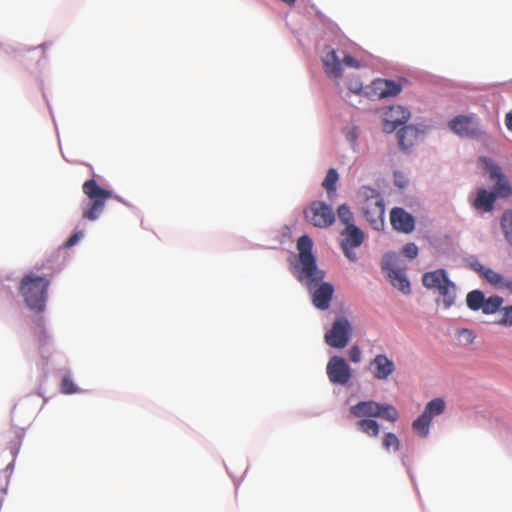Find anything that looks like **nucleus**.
Masks as SVG:
<instances>
[{
	"instance_id": "obj_1",
	"label": "nucleus",
	"mask_w": 512,
	"mask_h": 512,
	"mask_svg": "<svg viewBox=\"0 0 512 512\" xmlns=\"http://www.w3.org/2000/svg\"><path fill=\"white\" fill-rule=\"evenodd\" d=\"M312 248L313 242L309 236L303 235L297 240L299 265L295 267L296 276L307 286L309 291H312V301L315 307L326 310L329 308L334 288L327 282L318 285L324 279L325 274L318 269Z\"/></svg>"
},
{
	"instance_id": "obj_2",
	"label": "nucleus",
	"mask_w": 512,
	"mask_h": 512,
	"mask_svg": "<svg viewBox=\"0 0 512 512\" xmlns=\"http://www.w3.org/2000/svg\"><path fill=\"white\" fill-rule=\"evenodd\" d=\"M49 286L48 277L30 272L22 278L19 291L31 310L42 312L46 306Z\"/></svg>"
},
{
	"instance_id": "obj_3",
	"label": "nucleus",
	"mask_w": 512,
	"mask_h": 512,
	"mask_svg": "<svg viewBox=\"0 0 512 512\" xmlns=\"http://www.w3.org/2000/svg\"><path fill=\"white\" fill-rule=\"evenodd\" d=\"M357 197L366 220L375 230H382L385 224V205L380 193L371 187L363 186L359 189Z\"/></svg>"
},
{
	"instance_id": "obj_4",
	"label": "nucleus",
	"mask_w": 512,
	"mask_h": 512,
	"mask_svg": "<svg viewBox=\"0 0 512 512\" xmlns=\"http://www.w3.org/2000/svg\"><path fill=\"white\" fill-rule=\"evenodd\" d=\"M82 190L89 199V203L82 207V218L95 221L103 212L106 201L113 197V193L100 187L95 179L86 180L82 185Z\"/></svg>"
},
{
	"instance_id": "obj_5",
	"label": "nucleus",
	"mask_w": 512,
	"mask_h": 512,
	"mask_svg": "<svg viewBox=\"0 0 512 512\" xmlns=\"http://www.w3.org/2000/svg\"><path fill=\"white\" fill-rule=\"evenodd\" d=\"M343 58L340 59L338 52L331 46H325L322 56L324 72L330 78L339 80L343 76V66L359 69L362 64L359 60L350 54L342 52Z\"/></svg>"
},
{
	"instance_id": "obj_6",
	"label": "nucleus",
	"mask_w": 512,
	"mask_h": 512,
	"mask_svg": "<svg viewBox=\"0 0 512 512\" xmlns=\"http://www.w3.org/2000/svg\"><path fill=\"white\" fill-rule=\"evenodd\" d=\"M422 283L427 289L437 290L443 298L446 308L451 307L456 298V287L447 276L444 269L426 272L422 277Z\"/></svg>"
},
{
	"instance_id": "obj_7",
	"label": "nucleus",
	"mask_w": 512,
	"mask_h": 512,
	"mask_svg": "<svg viewBox=\"0 0 512 512\" xmlns=\"http://www.w3.org/2000/svg\"><path fill=\"white\" fill-rule=\"evenodd\" d=\"M480 166L489 173L490 179L495 181L493 193L497 194V198H506L512 195V187L502 173L500 166L495 164L490 158L481 156L478 159Z\"/></svg>"
},
{
	"instance_id": "obj_8",
	"label": "nucleus",
	"mask_w": 512,
	"mask_h": 512,
	"mask_svg": "<svg viewBox=\"0 0 512 512\" xmlns=\"http://www.w3.org/2000/svg\"><path fill=\"white\" fill-rule=\"evenodd\" d=\"M352 334V326L347 318H337L330 330L325 333L324 340L332 348L342 349L347 346Z\"/></svg>"
},
{
	"instance_id": "obj_9",
	"label": "nucleus",
	"mask_w": 512,
	"mask_h": 512,
	"mask_svg": "<svg viewBox=\"0 0 512 512\" xmlns=\"http://www.w3.org/2000/svg\"><path fill=\"white\" fill-rule=\"evenodd\" d=\"M305 219L315 227L326 228L335 221L331 206L321 201H314L304 210Z\"/></svg>"
},
{
	"instance_id": "obj_10",
	"label": "nucleus",
	"mask_w": 512,
	"mask_h": 512,
	"mask_svg": "<svg viewBox=\"0 0 512 512\" xmlns=\"http://www.w3.org/2000/svg\"><path fill=\"white\" fill-rule=\"evenodd\" d=\"M327 376L331 383L346 385L351 379V369L347 362L339 356H332L326 367Z\"/></svg>"
},
{
	"instance_id": "obj_11",
	"label": "nucleus",
	"mask_w": 512,
	"mask_h": 512,
	"mask_svg": "<svg viewBox=\"0 0 512 512\" xmlns=\"http://www.w3.org/2000/svg\"><path fill=\"white\" fill-rule=\"evenodd\" d=\"M342 236H344L341 242L342 251L351 262H355L357 255L352 249L359 247L363 243L364 233L354 224L345 227L342 231Z\"/></svg>"
},
{
	"instance_id": "obj_12",
	"label": "nucleus",
	"mask_w": 512,
	"mask_h": 512,
	"mask_svg": "<svg viewBox=\"0 0 512 512\" xmlns=\"http://www.w3.org/2000/svg\"><path fill=\"white\" fill-rule=\"evenodd\" d=\"M410 117V112L400 106H391L384 113L383 130L386 133H392L398 126L405 124Z\"/></svg>"
},
{
	"instance_id": "obj_13",
	"label": "nucleus",
	"mask_w": 512,
	"mask_h": 512,
	"mask_svg": "<svg viewBox=\"0 0 512 512\" xmlns=\"http://www.w3.org/2000/svg\"><path fill=\"white\" fill-rule=\"evenodd\" d=\"M449 127L460 136L476 137L480 133L478 123L472 116H456L449 122Z\"/></svg>"
},
{
	"instance_id": "obj_14",
	"label": "nucleus",
	"mask_w": 512,
	"mask_h": 512,
	"mask_svg": "<svg viewBox=\"0 0 512 512\" xmlns=\"http://www.w3.org/2000/svg\"><path fill=\"white\" fill-rule=\"evenodd\" d=\"M390 223L394 230L405 234L411 233L415 228L414 217L400 207L391 210Z\"/></svg>"
},
{
	"instance_id": "obj_15",
	"label": "nucleus",
	"mask_w": 512,
	"mask_h": 512,
	"mask_svg": "<svg viewBox=\"0 0 512 512\" xmlns=\"http://www.w3.org/2000/svg\"><path fill=\"white\" fill-rule=\"evenodd\" d=\"M401 90V85L393 80L376 79L371 84L372 95L379 99L396 96Z\"/></svg>"
},
{
	"instance_id": "obj_16",
	"label": "nucleus",
	"mask_w": 512,
	"mask_h": 512,
	"mask_svg": "<svg viewBox=\"0 0 512 512\" xmlns=\"http://www.w3.org/2000/svg\"><path fill=\"white\" fill-rule=\"evenodd\" d=\"M370 366L373 368V376L377 380H387L395 371L394 362L384 354L376 355Z\"/></svg>"
},
{
	"instance_id": "obj_17",
	"label": "nucleus",
	"mask_w": 512,
	"mask_h": 512,
	"mask_svg": "<svg viewBox=\"0 0 512 512\" xmlns=\"http://www.w3.org/2000/svg\"><path fill=\"white\" fill-rule=\"evenodd\" d=\"M381 403L375 401H360L350 407V413L356 418L378 417Z\"/></svg>"
},
{
	"instance_id": "obj_18",
	"label": "nucleus",
	"mask_w": 512,
	"mask_h": 512,
	"mask_svg": "<svg viewBox=\"0 0 512 512\" xmlns=\"http://www.w3.org/2000/svg\"><path fill=\"white\" fill-rule=\"evenodd\" d=\"M397 136L400 148L407 151L417 143L419 131L413 126H405L398 131Z\"/></svg>"
},
{
	"instance_id": "obj_19",
	"label": "nucleus",
	"mask_w": 512,
	"mask_h": 512,
	"mask_svg": "<svg viewBox=\"0 0 512 512\" xmlns=\"http://www.w3.org/2000/svg\"><path fill=\"white\" fill-rule=\"evenodd\" d=\"M497 199V194L486 189H479L477 196L473 201V207L484 212H490L493 209L494 203Z\"/></svg>"
},
{
	"instance_id": "obj_20",
	"label": "nucleus",
	"mask_w": 512,
	"mask_h": 512,
	"mask_svg": "<svg viewBox=\"0 0 512 512\" xmlns=\"http://www.w3.org/2000/svg\"><path fill=\"white\" fill-rule=\"evenodd\" d=\"M388 275L394 287L404 294L410 293V283L402 271L392 269Z\"/></svg>"
},
{
	"instance_id": "obj_21",
	"label": "nucleus",
	"mask_w": 512,
	"mask_h": 512,
	"mask_svg": "<svg viewBox=\"0 0 512 512\" xmlns=\"http://www.w3.org/2000/svg\"><path fill=\"white\" fill-rule=\"evenodd\" d=\"M489 284H491L493 287L497 289H505L507 280L504 278L503 275L500 273L494 271L491 268H487L484 271V274L482 276Z\"/></svg>"
},
{
	"instance_id": "obj_22",
	"label": "nucleus",
	"mask_w": 512,
	"mask_h": 512,
	"mask_svg": "<svg viewBox=\"0 0 512 512\" xmlns=\"http://www.w3.org/2000/svg\"><path fill=\"white\" fill-rule=\"evenodd\" d=\"M503 302V298L497 295L485 298L481 311L486 315L495 314L500 311Z\"/></svg>"
},
{
	"instance_id": "obj_23",
	"label": "nucleus",
	"mask_w": 512,
	"mask_h": 512,
	"mask_svg": "<svg viewBox=\"0 0 512 512\" xmlns=\"http://www.w3.org/2000/svg\"><path fill=\"white\" fill-rule=\"evenodd\" d=\"M357 427L369 437H377L379 435L380 427L374 419H361L357 422Z\"/></svg>"
},
{
	"instance_id": "obj_24",
	"label": "nucleus",
	"mask_w": 512,
	"mask_h": 512,
	"mask_svg": "<svg viewBox=\"0 0 512 512\" xmlns=\"http://www.w3.org/2000/svg\"><path fill=\"white\" fill-rule=\"evenodd\" d=\"M485 296L480 290H472L466 296V304L473 311L481 310Z\"/></svg>"
},
{
	"instance_id": "obj_25",
	"label": "nucleus",
	"mask_w": 512,
	"mask_h": 512,
	"mask_svg": "<svg viewBox=\"0 0 512 512\" xmlns=\"http://www.w3.org/2000/svg\"><path fill=\"white\" fill-rule=\"evenodd\" d=\"M431 421V417L422 412V414L413 421L412 427L417 433H419L420 436L426 437L429 433V426Z\"/></svg>"
},
{
	"instance_id": "obj_26",
	"label": "nucleus",
	"mask_w": 512,
	"mask_h": 512,
	"mask_svg": "<svg viewBox=\"0 0 512 512\" xmlns=\"http://www.w3.org/2000/svg\"><path fill=\"white\" fill-rule=\"evenodd\" d=\"M445 410V402L441 398H435L427 403L424 409V413L429 415L431 419L434 416L442 414Z\"/></svg>"
},
{
	"instance_id": "obj_27",
	"label": "nucleus",
	"mask_w": 512,
	"mask_h": 512,
	"mask_svg": "<svg viewBox=\"0 0 512 512\" xmlns=\"http://www.w3.org/2000/svg\"><path fill=\"white\" fill-rule=\"evenodd\" d=\"M338 173L334 168L328 170L326 177L322 183V186L330 195L331 193H335L336 191V183L338 181Z\"/></svg>"
},
{
	"instance_id": "obj_28",
	"label": "nucleus",
	"mask_w": 512,
	"mask_h": 512,
	"mask_svg": "<svg viewBox=\"0 0 512 512\" xmlns=\"http://www.w3.org/2000/svg\"><path fill=\"white\" fill-rule=\"evenodd\" d=\"M378 417L383 418L392 423L396 422L399 418V413L396 408L390 404H381V408L379 409Z\"/></svg>"
},
{
	"instance_id": "obj_29",
	"label": "nucleus",
	"mask_w": 512,
	"mask_h": 512,
	"mask_svg": "<svg viewBox=\"0 0 512 512\" xmlns=\"http://www.w3.org/2000/svg\"><path fill=\"white\" fill-rule=\"evenodd\" d=\"M382 445H383V448L388 452L391 449L393 451H398L400 449V440L396 436V434H394L392 432H388V433L384 434V436H383Z\"/></svg>"
},
{
	"instance_id": "obj_30",
	"label": "nucleus",
	"mask_w": 512,
	"mask_h": 512,
	"mask_svg": "<svg viewBox=\"0 0 512 512\" xmlns=\"http://www.w3.org/2000/svg\"><path fill=\"white\" fill-rule=\"evenodd\" d=\"M337 215L341 223L346 227L354 225V216L346 204H342L337 209Z\"/></svg>"
},
{
	"instance_id": "obj_31",
	"label": "nucleus",
	"mask_w": 512,
	"mask_h": 512,
	"mask_svg": "<svg viewBox=\"0 0 512 512\" xmlns=\"http://www.w3.org/2000/svg\"><path fill=\"white\" fill-rule=\"evenodd\" d=\"M501 227L506 240L512 245V212H505L501 218Z\"/></svg>"
},
{
	"instance_id": "obj_32",
	"label": "nucleus",
	"mask_w": 512,
	"mask_h": 512,
	"mask_svg": "<svg viewBox=\"0 0 512 512\" xmlns=\"http://www.w3.org/2000/svg\"><path fill=\"white\" fill-rule=\"evenodd\" d=\"M501 318L498 319L495 323L505 327L512 326V305L505 306L500 309Z\"/></svg>"
},
{
	"instance_id": "obj_33",
	"label": "nucleus",
	"mask_w": 512,
	"mask_h": 512,
	"mask_svg": "<svg viewBox=\"0 0 512 512\" xmlns=\"http://www.w3.org/2000/svg\"><path fill=\"white\" fill-rule=\"evenodd\" d=\"M61 391L64 394H72L76 392V386L69 377H64L61 382Z\"/></svg>"
},
{
	"instance_id": "obj_34",
	"label": "nucleus",
	"mask_w": 512,
	"mask_h": 512,
	"mask_svg": "<svg viewBox=\"0 0 512 512\" xmlns=\"http://www.w3.org/2000/svg\"><path fill=\"white\" fill-rule=\"evenodd\" d=\"M405 257L415 259L418 255V247L414 243H407L402 250Z\"/></svg>"
},
{
	"instance_id": "obj_35",
	"label": "nucleus",
	"mask_w": 512,
	"mask_h": 512,
	"mask_svg": "<svg viewBox=\"0 0 512 512\" xmlns=\"http://www.w3.org/2000/svg\"><path fill=\"white\" fill-rule=\"evenodd\" d=\"M349 359L353 363H358L361 361V350L357 345H354L350 348Z\"/></svg>"
},
{
	"instance_id": "obj_36",
	"label": "nucleus",
	"mask_w": 512,
	"mask_h": 512,
	"mask_svg": "<svg viewBox=\"0 0 512 512\" xmlns=\"http://www.w3.org/2000/svg\"><path fill=\"white\" fill-rule=\"evenodd\" d=\"M347 87L351 92L358 94L362 90V83L359 79H351L348 81Z\"/></svg>"
},
{
	"instance_id": "obj_37",
	"label": "nucleus",
	"mask_w": 512,
	"mask_h": 512,
	"mask_svg": "<svg viewBox=\"0 0 512 512\" xmlns=\"http://www.w3.org/2000/svg\"><path fill=\"white\" fill-rule=\"evenodd\" d=\"M83 237V232L78 231L72 234L65 243L67 248L74 246Z\"/></svg>"
},
{
	"instance_id": "obj_38",
	"label": "nucleus",
	"mask_w": 512,
	"mask_h": 512,
	"mask_svg": "<svg viewBox=\"0 0 512 512\" xmlns=\"http://www.w3.org/2000/svg\"><path fill=\"white\" fill-rule=\"evenodd\" d=\"M470 267L472 270L480 274V276H483L485 269L488 267H485L482 265L478 260H473L470 262Z\"/></svg>"
},
{
	"instance_id": "obj_39",
	"label": "nucleus",
	"mask_w": 512,
	"mask_h": 512,
	"mask_svg": "<svg viewBox=\"0 0 512 512\" xmlns=\"http://www.w3.org/2000/svg\"><path fill=\"white\" fill-rule=\"evenodd\" d=\"M505 124L508 130L512 131V111L507 113L505 118Z\"/></svg>"
},
{
	"instance_id": "obj_40",
	"label": "nucleus",
	"mask_w": 512,
	"mask_h": 512,
	"mask_svg": "<svg viewBox=\"0 0 512 512\" xmlns=\"http://www.w3.org/2000/svg\"><path fill=\"white\" fill-rule=\"evenodd\" d=\"M506 290H508L512 294V280H507Z\"/></svg>"
},
{
	"instance_id": "obj_41",
	"label": "nucleus",
	"mask_w": 512,
	"mask_h": 512,
	"mask_svg": "<svg viewBox=\"0 0 512 512\" xmlns=\"http://www.w3.org/2000/svg\"><path fill=\"white\" fill-rule=\"evenodd\" d=\"M463 333H467L469 336H471V335H472V333H471L469 330H467V329H464V330H463Z\"/></svg>"
}]
</instances>
